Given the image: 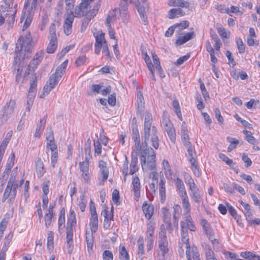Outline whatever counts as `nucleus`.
Wrapping results in <instances>:
<instances>
[{"instance_id": "69168bd1", "label": "nucleus", "mask_w": 260, "mask_h": 260, "mask_svg": "<svg viewBox=\"0 0 260 260\" xmlns=\"http://www.w3.org/2000/svg\"><path fill=\"white\" fill-rule=\"evenodd\" d=\"M189 22L188 21H183L179 23H176L174 25L175 28H178L180 30H182L188 27Z\"/></svg>"}, {"instance_id": "c9c22d12", "label": "nucleus", "mask_w": 260, "mask_h": 260, "mask_svg": "<svg viewBox=\"0 0 260 260\" xmlns=\"http://www.w3.org/2000/svg\"><path fill=\"white\" fill-rule=\"evenodd\" d=\"M240 255L242 257H243L244 258L248 259L249 260L253 259L254 258H257V260H260V256L257 255L255 254H254V253L250 252V251L242 252L240 253Z\"/></svg>"}, {"instance_id": "4468645a", "label": "nucleus", "mask_w": 260, "mask_h": 260, "mask_svg": "<svg viewBox=\"0 0 260 260\" xmlns=\"http://www.w3.org/2000/svg\"><path fill=\"white\" fill-rule=\"evenodd\" d=\"M132 190L134 194V199L138 201L140 197L141 185L139 178L136 176L132 179Z\"/></svg>"}, {"instance_id": "f8f14e48", "label": "nucleus", "mask_w": 260, "mask_h": 260, "mask_svg": "<svg viewBox=\"0 0 260 260\" xmlns=\"http://www.w3.org/2000/svg\"><path fill=\"white\" fill-rule=\"evenodd\" d=\"M181 229L190 230L194 232L196 230L192 218L190 215H186L184 220L180 222Z\"/></svg>"}, {"instance_id": "423d86ee", "label": "nucleus", "mask_w": 260, "mask_h": 260, "mask_svg": "<svg viewBox=\"0 0 260 260\" xmlns=\"http://www.w3.org/2000/svg\"><path fill=\"white\" fill-rule=\"evenodd\" d=\"M158 245L163 255L168 252V241L164 225H162L159 229Z\"/></svg>"}, {"instance_id": "f03ea898", "label": "nucleus", "mask_w": 260, "mask_h": 260, "mask_svg": "<svg viewBox=\"0 0 260 260\" xmlns=\"http://www.w3.org/2000/svg\"><path fill=\"white\" fill-rule=\"evenodd\" d=\"M141 151H142L140 161L143 170L146 171L153 170L156 166V157L153 149L147 146Z\"/></svg>"}, {"instance_id": "f257e3e1", "label": "nucleus", "mask_w": 260, "mask_h": 260, "mask_svg": "<svg viewBox=\"0 0 260 260\" xmlns=\"http://www.w3.org/2000/svg\"><path fill=\"white\" fill-rule=\"evenodd\" d=\"M142 139L143 147L150 145L155 149L158 148L159 146L158 132L155 126L144 127Z\"/></svg>"}, {"instance_id": "680f3d73", "label": "nucleus", "mask_w": 260, "mask_h": 260, "mask_svg": "<svg viewBox=\"0 0 260 260\" xmlns=\"http://www.w3.org/2000/svg\"><path fill=\"white\" fill-rule=\"evenodd\" d=\"M112 200L113 202L117 205L120 204L119 193L117 189H114L112 192Z\"/></svg>"}, {"instance_id": "37998d69", "label": "nucleus", "mask_w": 260, "mask_h": 260, "mask_svg": "<svg viewBox=\"0 0 260 260\" xmlns=\"http://www.w3.org/2000/svg\"><path fill=\"white\" fill-rule=\"evenodd\" d=\"M152 115L149 112H146L144 127H152Z\"/></svg>"}, {"instance_id": "b1692460", "label": "nucleus", "mask_w": 260, "mask_h": 260, "mask_svg": "<svg viewBox=\"0 0 260 260\" xmlns=\"http://www.w3.org/2000/svg\"><path fill=\"white\" fill-rule=\"evenodd\" d=\"M34 14H32V12L26 13L22 15L21 18V22H22L23 20H24V23L23 26V30L27 29L30 24L31 22V19Z\"/></svg>"}, {"instance_id": "2f4dec72", "label": "nucleus", "mask_w": 260, "mask_h": 260, "mask_svg": "<svg viewBox=\"0 0 260 260\" xmlns=\"http://www.w3.org/2000/svg\"><path fill=\"white\" fill-rule=\"evenodd\" d=\"M12 131H11L9 132L5 139L3 140V142L0 145V153L1 154H4L6 149V148L11 139V137H12Z\"/></svg>"}, {"instance_id": "412c9836", "label": "nucleus", "mask_w": 260, "mask_h": 260, "mask_svg": "<svg viewBox=\"0 0 260 260\" xmlns=\"http://www.w3.org/2000/svg\"><path fill=\"white\" fill-rule=\"evenodd\" d=\"M14 0H5L2 4L0 9L12 12L13 10H17V4H14Z\"/></svg>"}, {"instance_id": "2eb2a0df", "label": "nucleus", "mask_w": 260, "mask_h": 260, "mask_svg": "<svg viewBox=\"0 0 260 260\" xmlns=\"http://www.w3.org/2000/svg\"><path fill=\"white\" fill-rule=\"evenodd\" d=\"M185 248H186V255L187 260H191L192 258L195 260L200 257V254L196 247L192 246L190 247L189 244H187Z\"/></svg>"}, {"instance_id": "9d476101", "label": "nucleus", "mask_w": 260, "mask_h": 260, "mask_svg": "<svg viewBox=\"0 0 260 260\" xmlns=\"http://www.w3.org/2000/svg\"><path fill=\"white\" fill-rule=\"evenodd\" d=\"M37 93V77L35 76L32 81L30 82V87L28 90L27 102V109L28 111L30 110V107L32 105L34 98Z\"/></svg>"}, {"instance_id": "603ef678", "label": "nucleus", "mask_w": 260, "mask_h": 260, "mask_svg": "<svg viewBox=\"0 0 260 260\" xmlns=\"http://www.w3.org/2000/svg\"><path fill=\"white\" fill-rule=\"evenodd\" d=\"M8 221L5 219H3L0 222V241L3 237L4 232L7 228Z\"/></svg>"}, {"instance_id": "c03bdc74", "label": "nucleus", "mask_w": 260, "mask_h": 260, "mask_svg": "<svg viewBox=\"0 0 260 260\" xmlns=\"http://www.w3.org/2000/svg\"><path fill=\"white\" fill-rule=\"evenodd\" d=\"M206 260H217L214 255V253L209 247H206L205 249Z\"/></svg>"}, {"instance_id": "bf43d9fd", "label": "nucleus", "mask_w": 260, "mask_h": 260, "mask_svg": "<svg viewBox=\"0 0 260 260\" xmlns=\"http://www.w3.org/2000/svg\"><path fill=\"white\" fill-rule=\"evenodd\" d=\"M184 145L186 147L189 157L196 155L194 147L191 145L190 142H186Z\"/></svg>"}, {"instance_id": "79ce46f5", "label": "nucleus", "mask_w": 260, "mask_h": 260, "mask_svg": "<svg viewBox=\"0 0 260 260\" xmlns=\"http://www.w3.org/2000/svg\"><path fill=\"white\" fill-rule=\"evenodd\" d=\"M243 133L245 135V139L247 142L252 145L256 143L257 141L256 139L252 136L251 132L245 130L243 131Z\"/></svg>"}, {"instance_id": "e2e57ef3", "label": "nucleus", "mask_w": 260, "mask_h": 260, "mask_svg": "<svg viewBox=\"0 0 260 260\" xmlns=\"http://www.w3.org/2000/svg\"><path fill=\"white\" fill-rule=\"evenodd\" d=\"M161 211L163 214V219L164 221L171 220V214L169 212V210L167 208H162L161 209Z\"/></svg>"}, {"instance_id": "6e6552de", "label": "nucleus", "mask_w": 260, "mask_h": 260, "mask_svg": "<svg viewBox=\"0 0 260 260\" xmlns=\"http://www.w3.org/2000/svg\"><path fill=\"white\" fill-rule=\"evenodd\" d=\"M161 126L167 133L171 141L174 142L176 140L175 131L169 118L165 115L162 117Z\"/></svg>"}, {"instance_id": "052dcab7", "label": "nucleus", "mask_w": 260, "mask_h": 260, "mask_svg": "<svg viewBox=\"0 0 260 260\" xmlns=\"http://www.w3.org/2000/svg\"><path fill=\"white\" fill-rule=\"evenodd\" d=\"M237 47L240 53H242L245 51V47L241 38H238L236 40Z\"/></svg>"}, {"instance_id": "a19ab883", "label": "nucleus", "mask_w": 260, "mask_h": 260, "mask_svg": "<svg viewBox=\"0 0 260 260\" xmlns=\"http://www.w3.org/2000/svg\"><path fill=\"white\" fill-rule=\"evenodd\" d=\"M137 163H138V158H132V159L131 162L130 164V170L129 174L130 175H133L134 173H135L138 170V168L137 166Z\"/></svg>"}, {"instance_id": "5fc2aeb1", "label": "nucleus", "mask_w": 260, "mask_h": 260, "mask_svg": "<svg viewBox=\"0 0 260 260\" xmlns=\"http://www.w3.org/2000/svg\"><path fill=\"white\" fill-rule=\"evenodd\" d=\"M66 3V9L67 13H73L72 11V9L74 7V0H65Z\"/></svg>"}, {"instance_id": "a211bd4d", "label": "nucleus", "mask_w": 260, "mask_h": 260, "mask_svg": "<svg viewBox=\"0 0 260 260\" xmlns=\"http://www.w3.org/2000/svg\"><path fill=\"white\" fill-rule=\"evenodd\" d=\"M67 246L69 253H71L73 249V230L71 229H67L66 232Z\"/></svg>"}, {"instance_id": "de8ad7c7", "label": "nucleus", "mask_w": 260, "mask_h": 260, "mask_svg": "<svg viewBox=\"0 0 260 260\" xmlns=\"http://www.w3.org/2000/svg\"><path fill=\"white\" fill-rule=\"evenodd\" d=\"M173 107L175 110V112H176L178 118L180 120H182V114L181 112L180 105L177 101L175 100L173 101Z\"/></svg>"}, {"instance_id": "864d4df0", "label": "nucleus", "mask_w": 260, "mask_h": 260, "mask_svg": "<svg viewBox=\"0 0 260 260\" xmlns=\"http://www.w3.org/2000/svg\"><path fill=\"white\" fill-rule=\"evenodd\" d=\"M162 166L165 169V173L166 175H171L172 174V171L171 169V167L170 164L168 160L164 159L162 161Z\"/></svg>"}, {"instance_id": "e433bc0d", "label": "nucleus", "mask_w": 260, "mask_h": 260, "mask_svg": "<svg viewBox=\"0 0 260 260\" xmlns=\"http://www.w3.org/2000/svg\"><path fill=\"white\" fill-rule=\"evenodd\" d=\"M92 234H92H89L87 233H86V240L87 243V249L88 251L92 249L94 242V238Z\"/></svg>"}, {"instance_id": "9b49d317", "label": "nucleus", "mask_w": 260, "mask_h": 260, "mask_svg": "<svg viewBox=\"0 0 260 260\" xmlns=\"http://www.w3.org/2000/svg\"><path fill=\"white\" fill-rule=\"evenodd\" d=\"M79 169L82 173V177L84 181L89 183L90 181L89 158L85 156V160L79 163Z\"/></svg>"}, {"instance_id": "0e129e2a", "label": "nucleus", "mask_w": 260, "mask_h": 260, "mask_svg": "<svg viewBox=\"0 0 260 260\" xmlns=\"http://www.w3.org/2000/svg\"><path fill=\"white\" fill-rule=\"evenodd\" d=\"M55 31V25L54 23H52L49 27V36L48 38L57 39Z\"/></svg>"}, {"instance_id": "aec40b11", "label": "nucleus", "mask_w": 260, "mask_h": 260, "mask_svg": "<svg viewBox=\"0 0 260 260\" xmlns=\"http://www.w3.org/2000/svg\"><path fill=\"white\" fill-rule=\"evenodd\" d=\"M142 210L145 217L148 220L150 219L154 212V207L152 204H148L146 202L143 204Z\"/></svg>"}, {"instance_id": "f3484780", "label": "nucleus", "mask_w": 260, "mask_h": 260, "mask_svg": "<svg viewBox=\"0 0 260 260\" xmlns=\"http://www.w3.org/2000/svg\"><path fill=\"white\" fill-rule=\"evenodd\" d=\"M176 190L180 198L187 196L185 185L180 178H177L176 180Z\"/></svg>"}, {"instance_id": "3c124183", "label": "nucleus", "mask_w": 260, "mask_h": 260, "mask_svg": "<svg viewBox=\"0 0 260 260\" xmlns=\"http://www.w3.org/2000/svg\"><path fill=\"white\" fill-rule=\"evenodd\" d=\"M243 213L246 217V220L249 222L251 221V217L252 215V210L250 205L248 206V207L245 208Z\"/></svg>"}, {"instance_id": "393cba45", "label": "nucleus", "mask_w": 260, "mask_h": 260, "mask_svg": "<svg viewBox=\"0 0 260 260\" xmlns=\"http://www.w3.org/2000/svg\"><path fill=\"white\" fill-rule=\"evenodd\" d=\"M137 254L139 258L143 259L144 254V238L143 236H140L137 241Z\"/></svg>"}, {"instance_id": "4d7b16f0", "label": "nucleus", "mask_w": 260, "mask_h": 260, "mask_svg": "<svg viewBox=\"0 0 260 260\" xmlns=\"http://www.w3.org/2000/svg\"><path fill=\"white\" fill-rule=\"evenodd\" d=\"M258 103V100L251 99L249 102L246 103L245 106L249 109H255Z\"/></svg>"}, {"instance_id": "7c9ffc66", "label": "nucleus", "mask_w": 260, "mask_h": 260, "mask_svg": "<svg viewBox=\"0 0 260 260\" xmlns=\"http://www.w3.org/2000/svg\"><path fill=\"white\" fill-rule=\"evenodd\" d=\"M90 225L92 233H95L98 229V214L91 215L90 220Z\"/></svg>"}, {"instance_id": "774afa93", "label": "nucleus", "mask_w": 260, "mask_h": 260, "mask_svg": "<svg viewBox=\"0 0 260 260\" xmlns=\"http://www.w3.org/2000/svg\"><path fill=\"white\" fill-rule=\"evenodd\" d=\"M104 260H113V255L112 252L109 250H105L103 254Z\"/></svg>"}, {"instance_id": "0eeeda50", "label": "nucleus", "mask_w": 260, "mask_h": 260, "mask_svg": "<svg viewBox=\"0 0 260 260\" xmlns=\"http://www.w3.org/2000/svg\"><path fill=\"white\" fill-rule=\"evenodd\" d=\"M154 229L155 223L151 221H149L147 224V231L146 232V238L147 241L146 248L148 252L152 249L153 246L154 241Z\"/></svg>"}, {"instance_id": "f704fd0d", "label": "nucleus", "mask_w": 260, "mask_h": 260, "mask_svg": "<svg viewBox=\"0 0 260 260\" xmlns=\"http://www.w3.org/2000/svg\"><path fill=\"white\" fill-rule=\"evenodd\" d=\"M70 216L68 220L67 229H73V226L76 223V214L74 210H70Z\"/></svg>"}, {"instance_id": "6ab92c4d", "label": "nucleus", "mask_w": 260, "mask_h": 260, "mask_svg": "<svg viewBox=\"0 0 260 260\" xmlns=\"http://www.w3.org/2000/svg\"><path fill=\"white\" fill-rule=\"evenodd\" d=\"M165 183V179L162 176L160 178V180L159 183V193L160 196V201L162 204L165 203L166 198Z\"/></svg>"}, {"instance_id": "a18cd8bd", "label": "nucleus", "mask_w": 260, "mask_h": 260, "mask_svg": "<svg viewBox=\"0 0 260 260\" xmlns=\"http://www.w3.org/2000/svg\"><path fill=\"white\" fill-rule=\"evenodd\" d=\"M181 241L183 242V244H184V247L186 246V245L189 244L188 241V230L181 229Z\"/></svg>"}, {"instance_id": "6e6d98bb", "label": "nucleus", "mask_w": 260, "mask_h": 260, "mask_svg": "<svg viewBox=\"0 0 260 260\" xmlns=\"http://www.w3.org/2000/svg\"><path fill=\"white\" fill-rule=\"evenodd\" d=\"M144 104L143 95L140 92L137 94V104L139 111L140 110H142L144 107Z\"/></svg>"}, {"instance_id": "13d9d810", "label": "nucleus", "mask_w": 260, "mask_h": 260, "mask_svg": "<svg viewBox=\"0 0 260 260\" xmlns=\"http://www.w3.org/2000/svg\"><path fill=\"white\" fill-rule=\"evenodd\" d=\"M92 1L90 0H82V2L79 5L83 10L87 14L88 11V6Z\"/></svg>"}, {"instance_id": "09e8293b", "label": "nucleus", "mask_w": 260, "mask_h": 260, "mask_svg": "<svg viewBox=\"0 0 260 260\" xmlns=\"http://www.w3.org/2000/svg\"><path fill=\"white\" fill-rule=\"evenodd\" d=\"M11 191L12 189L11 188V186L7 185L4 194L2 197V202H5L6 200L10 197L9 199H11Z\"/></svg>"}, {"instance_id": "ddd939ff", "label": "nucleus", "mask_w": 260, "mask_h": 260, "mask_svg": "<svg viewBox=\"0 0 260 260\" xmlns=\"http://www.w3.org/2000/svg\"><path fill=\"white\" fill-rule=\"evenodd\" d=\"M201 223L205 234L209 239L212 242L213 240H215L214 238V232L210 223L206 219H203L201 220Z\"/></svg>"}, {"instance_id": "473e14b6", "label": "nucleus", "mask_w": 260, "mask_h": 260, "mask_svg": "<svg viewBox=\"0 0 260 260\" xmlns=\"http://www.w3.org/2000/svg\"><path fill=\"white\" fill-rule=\"evenodd\" d=\"M182 202V206L184 208V211L186 215H189L191 211L190 204L189 202L188 196L182 197L181 198Z\"/></svg>"}, {"instance_id": "7ed1b4c3", "label": "nucleus", "mask_w": 260, "mask_h": 260, "mask_svg": "<svg viewBox=\"0 0 260 260\" xmlns=\"http://www.w3.org/2000/svg\"><path fill=\"white\" fill-rule=\"evenodd\" d=\"M68 60H66L57 67L55 73L53 74L50 76L45 86L44 87L43 90L44 93L46 92L48 94L58 83L59 80L65 72Z\"/></svg>"}, {"instance_id": "338daca9", "label": "nucleus", "mask_w": 260, "mask_h": 260, "mask_svg": "<svg viewBox=\"0 0 260 260\" xmlns=\"http://www.w3.org/2000/svg\"><path fill=\"white\" fill-rule=\"evenodd\" d=\"M75 16L78 17H81L84 15H86V13L84 10H83L79 6H77L75 9Z\"/></svg>"}, {"instance_id": "c756f323", "label": "nucleus", "mask_w": 260, "mask_h": 260, "mask_svg": "<svg viewBox=\"0 0 260 260\" xmlns=\"http://www.w3.org/2000/svg\"><path fill=\"white\" fill-rule=\"evenodd\" d=\"M46 121L43 119H41L39 123L37 124L36 131L34 134V137L36 138H40L42 134L44 129Z\"/></svg>"}, {"instance_id": "20e7f679", "label": "nucleus", "mask_w": 260, "mask_h": 260, "mask_svg": "<svg viewBox=\"0 0 260 260\" xmlns=\"http://www.w3.org/2000/svg\"><path fill=\"white\" fill-rule=\"evenodd\" d=\"M20 42V46L16 44L15 48L14 61L17 63L18 61H23L25 58H28L32 51V46L29 41H23L21 43V38L18 40Z\"/></svg>"}, {"instance_id": "58836bf2", "label": "nucleus", "mask_w": 260, "mask_h": 260, "mask_svg": "<svg viewBox=\"0 0 260 260\" xmlns=\"http://www.w3.org/2000/svg\"><path fill=\"white\" fill-rule=\"evenodd\" d=\"M101 3L102 1L99 0L96 3H95L92 9L88 11V13L91 15L90 18H93L96 15L101 7Z\"/></svg>"}, {"instance_id": "cd10ccee", "label": "nucleus", "mask_w": 260, "mask_h": 260, "mask_svg": "<svg viewBox=\"0 0 260 260\" xmlns=\"http://www.w3.org/2000/svg\"><path fill=\"white\" fill-rule=\"evenodd\" d=\"M184 15L185 12L180 8L172 9L169 12V18L170 19L183 16Z\"/></svg>"}, {"instance_id": "72a5a7b5", "label": "nucleus", "mask_w": 260, "mask_h": 260, "mask_svg": "<svg viewBox=\"0 0 260 260\" xmlns=\"http://www.w3.org/2000/svg\"><path fill=\"white\" fill-rule=\"evenodd\" d=\"M190 196L192 201L196 203H200L202 200L201 191L199 189L190 191Z\"/></svg>"}, {"instance_id": "4be33fe9", "label": "nucleus", "mask_w": 260, "mask_h": 260, "mask_svg": "<svg viewBox=\"0 0 260 260\" xmlns=\"http://www.w3.org/2000/svg\"><path fill=\"white\" fill-rule=\"evenodd\" d=\"M98 166L100 168V172L103 176V180H106L109 176V171L107 167L106 162L103 160H100L99 161Z\"/></svg>"}, {"instance_id": "39448f33", "label": "nucleus", "mask_w": 260, "mask_h": 260, "mask_svg": "<svg viewBox=\"0 0 260 260\" xmlns=\"http://www.w3.org/2000/svg\"><path fill=\"white\" fill-rule=\"evenodd\" d=\"M17 10L11 11L0 9V26L5 23V26L8 29L13 27Z\"/></svg>"}, {"instance_id": "49530a36", "label": "nucleus", "mask_w": 260, "mask_h": 260, "mask_svg": "<svg viewBox=\"0 0 260 260\" xmlns=\"http://www.w3.org/2000/svg\"><path fill=\"white\" fill-rule=\"evenodd\" d=\"M75 16L73 14V13H67L65 14V19L64 24L72 25L74 20Z\"/></svg>"}, {"instance_id": "1a4fd4ad", "label": "nucleus", "mask_w": 260, "mask_h": 260, "mask_svg": "<svg viewBox=\"0 0 260 260\" xmlns=\"http://www.w3.org/2000/svg\"><path fill=\"white\" fill-rule=\"evenodd\" d=\"M45 53L43 51L37 52L34 57L25 71V75H29L30 72H33L37 68V66L40 64L44 58Z\"/></svg>"}, {"instance_id": "5701e85b", "label": "nucleus", "mask_w": 260, "mask_h": 260, "mask_svg": "<svg viewBox=\"0 0 260 260\" xmlns=\"http://www.w3.org/2000/svg\"><path fill=\"white\" fill-rule=\"evenodd\" d=\"M137 11L139 15L142 20L144 24L145 25L147 22V17L146 16L145 8L140 2H137L136 4Z\"/></svg>"}, {"instance_id": "ea45409f", "label": "nucleus", "mask_w": 260, "mask_h": 260, "mask_svg": "<svg viewBox=\"0 0 260 260\" xmlns=\"http://www.w3.org/2000/svg\"><path fill=\"white\" fill-rule=\"evenodd\" d=\"M119 257L121 260H129L128 253L124 246L119 247Z\"/></svg>"}, {"instance_id": "4c0bfd02", "label": "nucleus", "mask_w": 260, "mask_h": 260, "mask_svg": "<svg viewBox=\"0 0 260 260\" xmlns=\"http://www.w3.org/2000/svg\"><path fill=\"white\" fill-rule=\"evenodd\" d=\"M226 140L228 142L230 143V144L228 148V151L231 152L236 148L237 145L239 144V141L235 138L230 137H228Z\"/></svg>"}, {"instance_id": "bb28decb", "label": "nucleus", "mask_w": 260, "mask_h": 260, "mask_svg": "<svg viewBox=\"0 0 260 260\" xmlns=\"http://www.w3.org/2000/svg\"><path fill=\"white\" fill-rule=\"evenodd\" d=\"M193 32H188L184 36L179 37L176 40V44L178 46L181 45L188 41L191 40L193 38Z\"/></svg>"}, {"instance_id": "c85d7f7f", "label": "nucleus", "mask_w": 260, "mask_h": 260, "mask_svg": "<svg viewBox=\"0 0 260 260\" xmlns=\"http://www.w3.org/2000/svg\"><path fill=\"white\" fill-rule=\"evenodd\" d=\"M49 43L46 49L48 53H53L56 49L57 46V39L49 38Z\"/></svg>"}, {"instance_id": "a878e982", "label": "nucleus", "mask_w": 260, "mask_h": 260, "mask_svg": "<svg viewBox=\"0 0 260 260\" xmlns=\"http://www.w3.org/2000/svg\"><path fill=\"white\" fill-rule=\"evenodd\" d=\"M36 170L38 177H42L45 172L44 164L40 158H38L36 162Z\"/></svg>"}, {"instance_id": "dca6fc26", "label": "nucleus", "mask_w": 260, "mask_h": 260, "mask_svg": "<svg viewBox=\"0 0 260 260\" xmlns=\"http://www.w3.org/2000/svg\"><path fill=\"white\" fill-rule=\"evenodd\" d=\"M93 35L95 38V53L99 54L100 52L101 49L102 47L103 48V45L104 44L105 39V34L101 32L99 35L93 34Z\"/></svg>"}, {"instance_id": "8fccbe9b", "label": "nucleus", "mask_w": 260, "mask_h": 260, "mask_svg": "<svg viewBox=\"0 0 260 260\" xmlns=\"http://www.w3.org/2000/svg\"><path fill=\"white\" fill-rule=\"evenodd\" d=\"M181 210V207L179 205H175L174 206L173 213V219H179Z\"/></svg>"}]
</instances>
